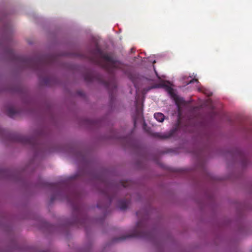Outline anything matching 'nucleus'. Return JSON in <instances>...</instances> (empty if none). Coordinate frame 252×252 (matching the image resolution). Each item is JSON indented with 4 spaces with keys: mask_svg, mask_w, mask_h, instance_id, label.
<instances>
[{
    "mask_svg": "<svg viewBox=\"0 0 252 252\" xmlns=\"http://www.w3.org/2000/svg\"><path fill=\"white\" fill-rule=\"evenodd\" d=\"M84 79L87 82H91L95 80V76L94 73L88 72L84 75Z\"/></svg>",
    "mask_w": 252,
    "mask_h": 252,
    "instance_id": "9",
    "label": "nucleus"
},
{
    "mask_svg": "<svg viewBox=\"0 0 252 252\" xmlns=\"http://www.w3.org/2000/svg\"><path fill=\"white\" fill-rule=\"evenodd\" d=\"M154 118L159 122H163L165 119L164 115L161 113H156L154 114Z\"/></svg>",
    "mask_w": 252,
    "mask_h": 252,
    "instance_id": "10",
    "label": "nucleus"
},
{
    "mask_svg": "<svg viewBox=\"0 0 252 252\" xmlns=\"http://www.w3.org/2000/svg\"><path fill=\"white\" fill-rule=\"evenodd\" d=\"M194 82H198V81L197 79H192L191 80H190L188 83L187 84H191V83H193Z\"/></svg>",
    "mask_w": 252,
    "mask_h": 252,
    "instance_id": "15",
    "label": "nucleus"
},
{
    "mask_svg": "<svg viewBox=\"0 0 252 252\" xmlns=\"http://www.w3.org/2000/svg\"><path fill=\"white\" fill-rule=\"evenodd\" d=\"M167 90L169 94H170L172 95H174L173 89L171 87L167 86Z\"/></svg>",
    "mask_w": 252,
    "mask_h": 252,
    "instance_id": "13",
    "label": "nucleus"
},
{
    "mask_svg": "<svg viewBox=\"0 0 252 252\" xmlns=\"http://www.w3.org/2000/svg\"><path fill=\"white\" fill-rule=\"evenodd\" d=\"M46 186L53 190H58L61 187V185L59 183H47Z\"/></svg>",
    "mask_w": 252,
    "mask_h": 252,
    "instance_id": "11",
    "label": "nucleus"
},
{
    "mask_svg": "<svg viewBox=\"0 0 252 252\" xmlns=\"http://www.w3.org/2000/svg\"><path fill=\"white\" fill-rule=\"evenodd\" d=\"M86 220H86V219L83 220H81V223H82L83 222H86Z\"/></svg>",
    "mask_w": 252,
    "mask_h": 252,
    "instance_id": "22",
    "label": "nucleus"
},
{
    "mask_svg": "<svg viewBox=\"0 0 252 252\" xmlns=\"http://www.w3.org/2000/svg\"><path fill=\"white\" fill-rule=\"evenodd\" d=\"M56 199V197L55 195H52L51 197V202H53Z\"/></svg>",
    "mask_w": 252,
    "mask_h": 252,
    "instance_id": "18",
    "label": "nucleus"
},
{
    "mask_svg": "<svg viewBox=\"0 0 252 252\" xmlns=\"http://www.w3.org/2000/svg\"><path fill=\"white\" fill-rule=\"evenodd\" d=\"M129 202L128 199L120 200L118 201V207L121 210H125L127 208Z\"/></svg>",
    "mask_w": 252,
    "mask_h": 252,
    "instance_id": "7",
    "label": "nucleus"
},
{
    "mask_svg": "<svg viewBox=\"0 0 252 252\" xmlns=\"http://www.w3.org/2000/svg\"><path fill=\"white\" fill-rule=\"evenodd\" d=\"M18 112L17 110L13 107H9L6 110L7 115L10 118H14Z\"/></svg>",
    "mask_w": 252,
    "mask_h": 252,
    "instance_id": "8",
    "label": "nucleus"
},
{
    "mask_svg": "<svg viewBox=\"0 0 252 252\" xmlns=\"http://www.w3.org/2000/svg\"><path fill=\"white\" fill-rule=\"evenodd\" d=\"M136 112L138 117H140L141 118H142V115L141 114V110L138 109L137 108H136Z\"/></svg>",
    "mask_w": 252,
    "mask_h": 252,
    "instance_id": "14",
    "label": "nucleus"
},
{
    "mask_svg": "<svg viewBox=\"0 0 252 252\" xmlns=\"http://www.w3.org/2000/svg\"><path fill=\"white\" fill-rule=\"evenodd\" d=\"M79 198V194L77 191L72 190L70 192L69 195L65 197V199L68 202L72 204L73 213L81 215V209L78 204Z\"/></svg>",
    "mask_w": 252,
    "mask_h": 252,
    "instance_id": "4",
    "label": "nucleus"
},
{
    "mask_svg": "<svg viewBox=\"0 0 252 252\" xmlns=\"http://www.w3.org/2000/svg\"><path fill=\"white\" fill-rule=\"evenodd\" d=\"M129 138H130L129 136H126V137L123 138V141H127L129 139Z\"/></svg>",
    "mask_w": 252,
    "mask_h": 252,
    "instance_id": "16",
    "label": "nucleus"
},
{
    "mask_svg": "<svg viewBox=\"0 0 252 252\" xmlns=\"http://www.w3.org/2000/svg\"><path fill=\"white\" fill-rule=\"evenodd\" d=\"M155 72H156V74L158 78H160L159 76H158V73H157V72H156V70H155Z\"/></svg>",
    "mask_w": 252,
    "mask_h": 252,
    "instance_id": "21",
    "label": "nucleus"
},
{
    "mask_svg": "<svg viewBox=\"0 0 252 252\" xmlns=\"http://www.w3.org/2000/svg\"><path fill=\"white\" fill-rule=\"evenodd\" d=\"M205 94H206L208 96L212 95V94L211 93H207L206 92H204Z\"/></svg>",
    "mask_w": 252,
    "mask_h": 252,
    "instance_id": "19",
    "label": "nucleus"
},
{
    "mask_svg": "<svg viewBox=\"0 0 252 252\" xmlns=\"http://www.w3.org/2000/svg\"><path fill=\"white\" fill-rule=\"evenodd\" d=\"M145 211L144 210L138 211L136 215L138 218L141 219L136 224V228L130 235L123 236L122 237L114 238L113 242H119L124 240L127 238L137 237L148 238L150 237L151 233L147 231L145 219L147 218V215L145 214Z\"/></svg>",
    "mask_w": 252,
    "mask_h": 252,
    "instance_id": "2",
    "label": "nucleus"
},
{
    "mask_svg": "<svg viewBox=\"0 0 252 252\" xmlns=\"http://www.w3.org/2000/svg\"><path fill=\"white\" fill-rule=\"evenodd\" d=\"M79 221H77V222H75V223H76L77 224H78V223H79Z\"/></svg>",
    "mask_w": 252,
    "mask_h": 252,
    "instance_id": "23",
    "label": "nucleus"
},
{
    "mask_svg": "<svg viewBox=\"0 0 252 252\" xmlns=\"http://www.w3.org/2000/svg\"><path fill=\"white\" fill-rule=\"evenodd\" d=\"M92 62L105 69L109 73L110 78L108 81H103L104 86L113 92L117 88V83L114 75L115 70L119 69L125 72L126 65L116 60L111 53H104L97 45L92 50L88 57Z\"/></svg>",
    "mask_w": 252,
    "mask_h": 252,
    "instance_id": "1",
    "label": "nucleus"
},
{
    "mask_svg": "<svg viewBox=\"0 0 252 252\" xmlns=\"http://www.w3.org/2000/svg\"><path fill=\"white\" fill-rule=\"evenodd\" d=\"M123 186H124V187H126V186L125 185H124V184H123Z\"/></svg>",
    "mask_w": 252,
    "mask_h": 252,
    "instance_id": "24",
    "label": "nucleus"
},
{
    "mask_svg": "<svg viewBox=\"0 0 252 252\" xmlns=\"http://www.w3.org/2000/svg\"><path fill=\"white\" fill-rule=\"evenodd\" d=\"M13 140L14 141L19 142L23 144L30 145L33 147H35V144L36 143V140L35 138L20 134L14 135Z\"/></svg>",
    "mask_w": 252,
    "mask_h": 252,
    "instance_id": "5",
    "label": "nucleus"
},
{
    "mask_svg": "<svg viewBox=\"0 0 252 252\" xmlns=\"http://www.w3.org/2000/svg\"><path fill=\"white\" fill-rule=\"evenodd\" d=\"M16 58L25 67L35 70L44 69L49 64L48 60L45 57L31 58L17 57Z\"/></svg>",
    "mask_w": 252,
    "mask_h": 252,
    "instance_id": "3",
    "label": "nucleus"
},
{
    "mask_svg": "<svg viewBox=\"0 0 252 252\" xmlns=\"http://www.w3.org/2000/svg\"><path fill=\"white\" fill-rule=\"evenodd\" d=\"M49 79L48 78H45L44 83L46 85H48L49 83Z\"/></svg>",
    "mask_w": 252,
    "mask_h": 252,
    "instance_id": "17",
    "label": "nucleus"
},
{
    "mask_svg": "<svg viewBox=\"0 0 252 252\" xmlns=\"http://www.w3.org/2000/svg\"><path fill=\"white\" fill-rule=\"evenodd\" d=\"M133 120H134V126H135V125H136V121H137V119L136 118H133Z\"/></svg>",
    "mask_w": 252,
    "mask_h": 252,
    "instance_id": "20",
    "label": "nucleus"
},
{
    "mask_svg": "<svg viewBox=\"0 0 252 252\" xmlns=\"http://www.w3.org/2000/svg\"><path fill=\"white\" fill-rule=\"evenodd\" d=\"M174 99L176 105L179 107L184 104L185 103V100L183 99V98L178 96H175Z\"/></svg>",
    "mask_w": 252,
    "mask_h": 252,
    "instance_id": "12",
    "label": "nucleus"
},
{
    "mask_svg": "<svg viewBox=\"0 0 252 252\" xmlns=\"http://www.w3.org/2000/svg\"><path fill=\"white\" fill-rule=\"evenodd\" d=\"M181 122L180 119L179 118L175 126L169 132L165 133L163 134H161L159 133H155L153 136L155 137H158L160 139H167L173 136L175 133L179 129L181 126Z\"/></svg>",
    "mask_w": 252,
    "mask_h": 252,
    "instance_id": "6",
    "label": "nucleus"
}]
</instances>
